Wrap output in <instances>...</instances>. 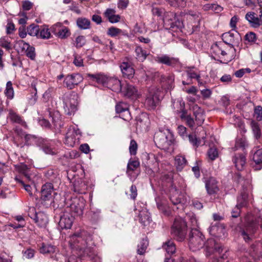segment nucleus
<instances>
[{
    "label": "nucleus",
    "mask_w": 262,
    "mask_h": 262,
    "mask_svg": "<svg viewBox=\"0 0 262 262\" xmlns=\"http://www.w3.org/2000/svg\"><path fill=\"white\" fill-rule=\"evenodd\" d=\"M70 243L73 248L82 252L81 255L93 258L95 255L94 244L91 235L87 231L82 230L77 232L70 237Z\"/></svg>",
    "instance_id": "1"
},
{
    "label": "nucleus",
    "mask_w": 262,
    "mask_h": 262,
    "mask_svg": "<svg viewBox=\"0 0 262 262\" xmlns=\"http://www.w3.org/2000/svg\"><path fill=\"white\" fill-rule=\"evenodd\" d=\"M63 103V109L66 114L71 116L77 110L78 96L74 93H67L62 97Z\"/></svg>",
    "instance_id": "2"
},
{
    "label": "nucleus",
    "mask_w": 262,
    "mask_h": 262,
    "mask_svg": "<svg viewBox=\"0 0 262 262\" xmlns=\"http://www.w3.org/2000/svg\"><path fill=\"white\" fill-rule=\"evenodd\" d=\"M187 226L186 221L181 217L174 219L171 228V234L178 241H183L186 237Z\"/></svg>",
    "instance_id": "3"
},
{
    "label": "nucleus",
    "mask_w": 262,
    "mask_h": 262,
    "mask_svg": "<svg viewBox=\"0 0 262 262\" xmlns=\"http://www.w3.org/2000/svg\"><path fill=\"white\" fill-rule=\"evenodd\" d=\"M189 244V247L192 251L198 250L204 246V236L198 229H194L191 230Z\"/></svg>",
    "instance_id": "4"
},
{
    "label": "nucleus",
    "mask_w": 262,
    "mask_h": 262,
    "mask_svg": "<svg viewBox=\"0 0 262 262\" xmlns=\"http://www.w3.org/2000/svg\"><path fill=\"white\" fill-rule=\"evenodd\" d=\"M260 221H262L261 219H257L247 222L244 228L241 229L240 232L246 242L251 241L252 235L256 232L259 225H260L262 228V224H259Z\"/></svg>",
    "instance_id": "5"
},
{
    "label": "nucleus",
    "mask_w": 262,
    "mask_h": 262,
    "mask_svg": "<svg viewBox=\"0 0 262 262\" xmlns=\"http://www.w3.org/2000/svg\"><path fill=\"white\" fill-rule=\"evenodd\" d=\"M81 137L79 129L73 126H70L67 131L64 144L69 147H74L79 144Z\"/></svg>",
    "instance_id": "6"
},
{
    "label": "nucleus",
    "mask_w": 262,
    "mask_h": 262,
    "mask_svg": "<svg viewBox=\"0 0 262 262\" xmlns=\"http://www.w3.org/2000/svg\"><path fill=\"white\" fill-rule=\"evenodd\" d=\"M84 203L77 199H74L71 203L66 207V212L75 216H80L83 214Z\"/></svg>",
    "instance_id": "7"
},
{
    "label": "nucleus",
    "mask_w": 262,
    "mask_h": 262,
    "mask_svg": "<svg viewBox=\"0 0 262 262\" xmlns=\"http://www.w3.org/2000/svg\"><path fill=\"white\" fill-rule=\"evenodd\" d=\"M120 92L124 97L132 99H136L139 96V93L137 88L127 82L122 84L121 91Z\"/></svg>",
    "instance_id": "8"
},
{
    "label": "nucleus",
    "mask_w": 262,
    "mask_h": 262,
    "mask_svg": "<svg viewBox=\"0 0 262 262\" xmlns=\"http://www.w3.org/2000/svg\"><path fill=\"white\" fill-rule=\"evenodd\" d=\"M170 199L172 203L174 205H180L184 204L186 199L183 193L180 192L177 189L176 186L172 185L170 189Z\"/></svg>",
    "instance_id": "9"
},
{
    "label": "nucleus",
    "mask_w": 262,
    "mask_h": 262,
    "mask_svg": "<svg viewBox=\"0 0 262 262\" xmlns=\"http://www.w3.org/2000/svg\"><path fill=\"white\" fill-rule=\"evenodd\" d=\"M120 68L124 78L130 79L134 77L135 71L132 63L128 61V59L124 60L121 62Z\"/></svg>",
    "instance_id": "10"
},
{
    "label": "nucleus",
    "mask_w": 262,
    "mask_h": 262,
    "mask_svg": "<svg viewBox=\"0 0 262 262\" xmlns=\"http://www.w3.org/2000/svg\"><path fill=\"white\" fill-rule=\"evenodd\" d=\"M83 80V78L80 74L74 73L71 75H68L64 80V84L69 90H72L77 85Z\"/></svg>",
    "instance_id": "11"
},
{
    "label": "nucleus",
    "mask_w": 262,
    "mask_h": 262,
    "mask_svg": "<svg viewBox=\"0 0 262 262\" xmlns=\"http://www.w3.org/2000/svg\"><path fill=\"white\" fill-rule=\"evenodd\" d=\"M206 256H210L212 254L216 256V253L220 254L222 251L221 245L217 244L214 239H208L206 244Z\"/></svg>",
    "instance_id": "12"
},
{
    "label": "nucleus",
    "mask_w": 262,
    "mask_h": 262,
    "mask_svg": "<svg viewBox=\"0 0 262 262\" xmlns=\"http://www.w3.org/2000/svg\"><path fill=\"white\" fill-rule=\"evenodd\" d=\"M115 110L117 113L120 114V117L123 120L128 121L131 119L130 113L129 111V105L127 103L119 102L116 105Z\"/></svg>",
    "instance_id": "13"
},
{
    "label": "nucleus",
    "mask_w": 262,
    "mask_h": 262,
    "mask_svg": "<svg viewBox=\"0 0 262 262\" xmlns=\"http://www.w3.org/2000/svg\"><path fill=\"white\" fill-rule=\"evenodd\" d=\"M54 186L52 183H45L41 187L40 199L44 201L52 200L53 196V193L56 194V193L54 192Z\"/></svg>",
    "instance_id": "14"
},
{
    "label": "nucleus",
    "mask_w": 262,
    "mask_h": 262,
    "mask_svg": "<svg viewBox=\"0 0 262 262\" xmlns=\"http://www.w3.org/2000/svg\"><path fill=\"white\" fill-rule=\"evenodd\" d=\"M155 61L159 63L174 67L179 64V60L177 58L170 57L167 55H162L155 57Z\"/></svg>",
    "instance_id": "15"
},
{
    "label": "nucleus",
    "mask_w": 262,
    "mask_h": 262,
    "mask_svg": "<svg viewBox=\"0 0 262 262\" xmlns=\"http://www.w3.org/2000/svg\"><path fill=\"white\" fill-rule=\"evenodd\" d=\"M38 146L47 154L54 155L56 153L55 147V142L52 140H47L41 139L40 140Z\"/></svg>",
    "instance_id": "16"
},
{
    "label": "nucleus",
    "mask_w": 262,
    "mask_h": 262,
    "mask_svg": "<svg viewBox=\"0 0 262 262\" xmlns=\"http://www.w3.org/2000/svg\"><path fill=\"white\" fill-rule=\"evenodd\" d=\"M158 101L159 99L155 92L150 90L146 96L144 105L148 110L155 109Z\"/></svg>",
    "instance_id": "17"
},
{
    "label": "nucleus",
    "mask_w": 262,
    "mask_h": 262,
    "mask_svg": "<svg viewBox=\"0 0 262 262\" xmlns=\"http://www.w3.org/2000/svg\"><path fill=\"white\" fill-rule=\"evenodd\" d=\"M30 217L39 228H46L48 223V216L43 212H35L33 216L30 215Z\"/></svg>",
    "instance_id": "18"
},
{
    "label": "nucleus",
    "mask_w": 262,
    "mask_h": 262,
    "mask_svg": "<svg viewBox=\"0 0 262 262\" xmlns=\"http://www.w3.org/2000/svg\"><path fill=\"white\" fill-rule=\"evenodd\" d=\"M247 198L248 195L245 193H242L241 195L237 198V204L231 212L233 217L236 218L239 216L240 209L247 205Z\"/></svg>",
    "instance_id": "19"
},
{
    "label": "nucleus",
    "mask_w": 262,
    "mask_h": 262,
    "mask_svg": "<svg viewBox=\"0 0 262 262\" xmlns=\"http://www.w3.org/2000/svg\"><path fill=\"white\" fill-rule=\"evenodd\" d=\"M75 217L68 212L60 217L59 225L61 229H70L73 225Z\"/></svg>",
    "instance_id": "20"
},
{
    "label": "nucleus",
    "mask_w": 262,
    "mask_h": 262,
    "mask_svg": "<svg viewBox=\"0 0 262 262\" xmlns=\"http://www.w3.org/2000/svg\"><path fill=\"white\" fill-rule=\"evenodd\" d=\"M205 188L207 193L209 195L215 194L219 191L217 182L216 179L213 177L209 178L206 180Z\"/></svg>",
    "instance_id": "21"
},
{
    "label": "nucleus",
    "mask_w": 262,
    "mask_h": 262,
    "mask_svg": "<svg viewBox=\"0 0 262 262\" xmlns=\"http://www.w3.org/2000/svg\"><path fill=\"white\" fill-rule=\"evenodd\" d=\"M154 141L157 146L160 148H166L169 144L167 136L162 132H157L155 134Z\"/></svg>",
    "instance_id": "22"
},
{
    "label": "nucleus",
    "mask_w": 262,
    "mask_h": 262,
    "mask_svg": "<svg viewBox=\"0 0 262 262\" xmlns=\"http://www.w3.org/2000/svg\"><path fill=\"white\" fill-rule=\"evenodd\" d=\"M149 123V120L145 114H141L136 118V127L140 130L147 129Z\"/></svg>",
    "instance_id": "23"
},
{
    "label": "nucleus",
    "mask_w": 262,
    "mask_h": 262,
    "mask_svg": "<svg viewBox=\"0 0 262 262\" xmlns=\"http://www.w3.org/2000/svg\"><path fill=\"white\" fill-rule=\"evenodd\" d=\"M111 89L113 91L120 92L121 91L122 84L118 78L115 77H108L105 86Z\"/></svg>",
    "instance_id": "24"
},
{
    "label": "nucleus",
    "mask_w": 262,
    "mask_h": 262,
    "mask_svg": "<svg viewBox=\"0 0 262 262\" xmlns=\"http://www.w3.org/2000/svg\"><path fill=\"white\" fill-rule=\"evenodd\" d=\"M232 161L238 170H242L246 164V157L243 154H236L233 157Z\"/></svg>",
    "instance_id": "25"
},
{
    "label": "nucleus",
    "mask_w": 262,
    "mask_h": 262,
    "mask_svg": "<svg viewBox=\"0 0 262 262\" xmlns=\"http://www.w3.org/2000/svg\"><path fill=\"white\" fill-rule=\"evenodd\" d=\"M87 77L90 78L92 80L96 81L99 84H101L105 86L108 77L102 74H88Z\"/></svg>",
    "instance_id": "26"
},
{
    "label": "nucleus",
    "mask_w": 262,
    "mask_h": 262,
    "mask_svg": "<svg viewBox=\"0 0 262 262\" xmlns=\"http://www.w3.org/2000/svg\"><path fill=\"white\" fill-rule=\"evenodd\" d=\"M136 58L139 61H144L147 56L149 55V52L146 50L143 49L141 46H137L135 49Z\"/></svg>",
    "instance_id": "27"
},
{
    "label": "nucleus",
    "mask_w": 262,
    "mask_h": 262,
    "mask_svg": "<svg viewBox=\"0 0 262 262\" xmlns=\"http://www.w3.org/2000/svg\"><path fill=\"white\" fill-rule=\"evenodd\" d=\"M57 251V249L55 246L46 243H42L39 248L40 253L46 255H51Z\"/></svg>",
    "instance_id": "28"
},
{
    "label": "nucleus",
    "mask_w": 262,
    "mask_h": 262,
    "mask_svg": "<svg viewBox=\"0 0 262 262\" xmlns=\"http://www.w3.org/2000/svg\"><path fill=\"white\" fill-rule=\"evenodd\" d=\"M187 160L184 156L179 155L174 158V164L177 169L181 171L187 164Z\"/></svg>",
    "instance_id": "29"
},
{
    "label": "nucleus",
    "mask_w": 262,
    "mask_h": 262,
    "mask_svg": "<svg viewBox=\"0 0 262 262\" xmlns=\"http://www.w3.org/2000/svg\"><path fill=\"white\" fill-rule=\"evenodd\" d=\"M138 217L140 222L144 226L148 225L151 221L149 213L146 211H140Z\"/></svg>",
    "instance_id": "30"
},
{
    "label": "nucleus",
    "mask_w": 262,
    "mask_h": 262,
    "mask_svg": "<svg viewBox=\"0 0 262 262\" xmlns=\"http://www.w3.org/2000/svg\"><path fill=\"white\" fill-rule=\"evenodd\" d=\"M208 230L210 234L212 236L220 237L222 234H223L224 229L222 226L215 224L211 225Z\"/></svg>",
    "instance_id": "31"
},
{
    "label": "nucleus",
    "mask_w": 262,
    "mask_h": 262,
    "mask_svg": "<svg viewBox=\"0 0 262 262\" xmlns=\"http://www.w3.org/2000/svg\"><path fill=\"white\" fill-rule=\"evenodd\" d=\"M86 189V186L81 180L76 181L73 184V190L78 193H84Z\"/></svg>",
    "instance_id": "32"
},
{
    "label": "nucleus",
    "mask_w": 262,
    "mask_h": 262,
    "mask_svg": "<svg viewBox=\"0 0 262 262\" xmlns=\"http://www.w3.org/2000/svg\"><path fill=\"white\" fill-rule=\"evenodd\" d=\"M162 247L168 254L172 255L176 252V247L173 241L169 240L163 244Z\"/></svg>",
    "instance_id": "33"
},
{
    "label": "nucleus",
    "mask_w": 262,
    "mask_h": 262,
    "mask_svg": "<svg viewBox=\"0 0 262 262\" xmlns=\"http://www.w3.org/2000/svg\"><path fill=\"white\" fill-rule=\"evenodd\" d=\"M51 31L47 26H41L39 28L37 38L46 39L51 38Z\"/></svg>",
    "instance_id": "34"
},
{
    "label": "nucleus",
    "mask_w": 262,
    "mask_h": 262,
    "mask_svg": "<svg viewBox=\"0 0 262 262\" xmlns=\"http://www.w3.org/2000/svg\"><path fill=\"white\" fill-rule=\"evenodd\" d=\"M9 116L11 121L14 123L24 125L26 122L21 119V117L12 110H9Z\"/></svg>",
    "instance_id": "35"
},
{
    "label": "nucleus",
    "mask_w": 262,
    "mask_h": 262,
    "mask_svg": "<svg viewBox=\"0 0 262 262\" xmlns=\"http://www.w3.org/2000/svg\"><path fill=\"white\" fill-rule=\"evenodd\" d=\"M24 138L25 140V143L27 145H31L33 144H36L38 145V144L40 142V140L41 138H38L34 135L26 134H25L24 135Z\"/></svg>",
    "instance_id": "36"
},
{
    "label": "nucleus",
    "mask_w": 262,
    "mask_h": 262,
    "mask_svg": "<svg viewBox=\"0 0 262 262\" xmlns=\"http://www.w3.org/2000/svg\"><path fill=\"white\" fill-rule=\"evenodd\" d=\"M222 39L224 42L228 45H232L235 42L234 34L231 31L223 33Z\"/></svg>",
    "instance_id": "37"
},
{
    "label": "nucleus",
    "mask_w": 262,
    "mask_h": 262,
    "mask_svg": "<svg viewBox=\"0 0 262 262\" xmlns=\"http://www.w3.org/2000/svg\"><path fill=\"white\" fill-rule=\"evenodd\" d=\"M251 27L257 28L262 25V17H246Z\"/></svg>",
    "instance_id": "38"
},
{
    "label": "nucleus",
    "mask_w": 262,
    "mask_h": 262,
    "mask_svg": "<svg viewBox=\"0 0 262 262\" xmlns=\"http://www.w3.org/2000/svg\"><path fill=\"white\" fill-rule=\"evenodd\" d=\"M253 161L259 166V169L262 167V148L255 152L253 157Z\"/></svg>",
    "instance_id": "39"
},
{
    "label": "nucleus",
    "mask_w": 262,
    "mask_h": 262,
    "mask_svg": "<svg viewBox=\"0 0 262 262\" xmlns=\"http://www.w3.org/2000/svg\"><path fill=\"white\" fill-rule=\"evenodd\" d=\"M186 74L187 77L190 79H196L199 84H202V82H201L200 75L197 74L195 71L193 70V68H188L186 70Z\"/></svg>",
    "instance_id": "40"
},
{
    "label": "nucleus",
    "mask_w": 262,
    "mask_h": 262,
    "mask_svg": "<svg viewBox=\"0 0 262 262\" xmlns=\"http://www.w3.org/2000/svg\"><path fill=\"white\" fill-rule=\"evenodd\" d=\"M5 94L9 99H12L14 97V90L12 83L10 81L7 82Z\"/></svg>",
    "instance_id": "41"
},
{
    "label": "nucleus",
    "mask_w": 262,
    "mask_h": 262,
    "mask_svg": "<svg viewBox=\"0 0 262 262\" xmlns=\"http://www.w3.org/2000/svg\"><path fill=\"white\" fill-rule=\"evenodd\" d=\"M78 26L82 29H88L90 25V21L85 17H79L77 20Z\"/></svg>",
    "instance_id": "42"
},
{
    "label": "nucleus",
    "mask_w": 262,
    "mask_h": 262,
    "mask_svg": "<svg viewBox=\"0 0 262 262\" xmlns=\"http://www.w3.org/2000/svg\"><path fill=\"white\" fill-rule=\"evenodd\" d=\"M39 31V26L35 25L34 24L30 25L27 28V32L30 36H36L37 37Z\"/></svg>",
    "instance_id": "43"
},
{
    "label": "nucleus",
    "mask_w": 262,
    "mask_h": 262,
    "mask_svg": "<svg viewBox=\"0 0 262 262\" xmlns=\"http://www.w3.org/2000/svg\"><path fill=\"white\" fill-rule=\"evenodd\" d=\"M148 246V242L146 239H143L138 245L137 253L140 255H143L145 252Z\"/></svg>",
    "instance_id": "44"
},
{
    "label": "nucleus",
    "mask_w": 262,
    "mask_h": 262,
    "mask_svg": "<svg viewBox=\"0 0 262 262\" xmlns=\"http://www.w3.org/2000/svg\"><path fill=\"white\" fill-rule=\"evenodd\" d=\"M140 166V162L138 160H129L127 165L126 172L129 171H134Z\"/></svg>",
    "instance_id": "45"
},
{
    "label": "nucleus",
    "mask_w": 262,
    "mask_h": 262,
    "mask_svg": "<svg viewBox=\"0 0 262 262\" xmlns=\"http://www.w3.org/2000/svg\"><path fill=\"white\" fill-rule=\"evenodd\" d=\"M25 55L31 60H34L36 57L35 48L30 45L29 47L24 52Z\"/></svg>",
    "instance_id": "46"
},
{
    "label": "nucleus",
    "mask_w": 262,
    "mask_h": 262,
    "mask_svg": "<svg viewBox=\"0 0 262 262\" xmlns=\"http://www.w3.org/2000/svg\"><path fill=\"white\" fill-rule=\"evenodd\" d=\"M70 32L68 28L63 26L60 30V31L57 35V36L60 38H66L70 35Z\"/></svg>",
    "instance_id": "47"
},
{
    "label": "nucleus",
    "mask_w": 262,
    "mask_h": 262,
    "mask_svg": "<svg viewBox=\"0 0 262 262\" xmlns=\"http://www.w3.org/2000/svg\"><path fill=\"white\" fill-rule=\"evenodd\" d=\"M188 139L190 143L195 148L198 147L202 144L201 140L198 139L195 135H189Z\"/></svg>",
    "instance_id": "48"
},
{
    "label": "nucleus",
    "mask_w": 262,
    "mask_h": 262,
    "mask_svg": "<svg viewBox=\"0 0 262 262\" xmlns=\"http://www.w3.org/2000/svg\"><path fill=\"white\" fill-rule=\"evenodd\" d=\"M86 43V39L84 36H78L75 39V46L77 48L82 47Z\"/></svg>",
    "instance_id": "49"
},
{
    "label": "nucleus",
    "mask_w": 262,
    "mask_h": 262,
    "mask_svg": "<svg viewBox=\"0 0 262 262\" xmlns=\"http://www.w3.org/2000/svg\"><path fill=\"white\" fill-rule=\"evenodd\" d=\"M247 145V142L244 138H239L237 139L235 144V150L238 149L239 148L244 149L245 147Z\"/></svg>",
    "instance_id": "50"
},
{
    "label": "nucleus",
    "mask_w": 262,
    "mask_h": 262,
    "mask_svg": "<svg viewBox=\"0 0 262 262\" xmlns=\"http://www.w3.org/2000/svg\"><path fill=\"white\" fill-rule=\"evenodd\" d=\"M0 46L8 51L12 49L10 42L6 37L0 38Z\"/></svg>",
    "instance_id": "51"
},
{
    "label": "nucleus",
    "mask_w": 262,
    "mask_h": 262,
    "mask_svg": "<svg viewBox=\"0 0 262 262\" xmlns=\"http://www.w3.org/2000/svg\"><path fill=\"white\" fill-rule=\"evenodd\" d=\"M163 22L164 26L167 29H173L174 22L173 21V17H163Z\"/></svg>",
    "instance_id": "52"
},
{
    "label": "nucleus",
    "mask_w": 262,
    "mask_h": 262,
    "mask_svg": "<svg viewBox=\"0 0 262 262\" xmlns=\"http://www.w3.org/2000/svg\"><path fill=\"white\" fill-rule=\"evenodd\" d=\"M55 89L53 88H50L46 90L42 96L43 101L46 102L48 101L52 98Z\"/></svg>",
    "instance_id": "53"
},
{
    "label": "nucleus",
    "mask_w": 262,
    "mask_h": 262,
    "mask_svg": "<svg viewBox=\"0 0 262 262\" xmlns=\"http://www.w3.org/2000/svg\"><path fill=\"white\" fill-rule=\"evenodd\" d=\"M121 29L112 27L108 29L107 34L111 37H116L121 33Z\"/></svg>",
    "instance_id": "54"
},
{
    "label": "nucleus",
    "mask_w": 262,
    "mask_h": 262,
    "mask_svg": "<svg viewBox=\"0 0 262 262\" xmlns=\"http://www.w3.org/2000/svg\"><path fill=\"white\" fill-rule=\"evenodd\" d=\"M245 39L250 43H254L256 40V34L252 32L247 33L245 36Z\"/></svg>",
    "instance_id": "55"
},
{
    "label": "nucleus",
    "mask_w": 262,
    "mask_h": 262,
    "mask_svg": "<svg viewBox=\"0 0 262 262\" xmlns=\"http://www.w3.org/2000/svg\"><path fill=\"white\" fill-rule=\"evenodd\" d=\"M207 154L210 159L214 160L218 157V151L215 148H210L208 150Z\"/></svg>",
    "instance_id": "56"
},
{
    "label": "nucleus",
    "mask_w": 262,
    "mask_h": 262,
    "mask_svg": "<svg viewBox=\"0 0 262 262\" xmlns=\"http://www.w3.org/2000/svg\"><path fill=\"white\" fill-rule=\"evenodd\" d=\"M138 145L134 140H132L129 147V152L132 155H135L137 153Z\"/></svg>",
    "instance_id": "57"
},
{
    "label": "nucleus",
    "mask_w": 262,
    "mask_h": 262,
    "mask_svg": "<svg viewBox=\"0 0 262 262\" xmlns=\"http://www.w3.org/2000/svg\"><path fill=\"white\" fill-rule=\"evenodd\" d=\"M23 257L25 258L30 259L34 257L35 254L34 250L29 248L25 251H23Z\"/></svg>",
    "instance_id": "58"
},
{
    "label": "nucleus",
    "mask_w": 262,
    "mask_h": 262,
    "mask_svg": "<svg viewBox=\"0 0 262 262\" xmlns=\"http://www.w3.org/2000/svg\"><path fill=\"white\" fill-rule=\"evenodd\" d=\"M62 27L61 23H57L51 27L50 31L57 36Z\"/></svg>",
    "instance_id": "59"
},
{
    "label": "nucleus",
    "mask_w": 262,
    "mask_h": 262,
    "mask_svg": "<svg viewBox=\"0 0 262 262\" xmlns=\"http://www.w3.org/2000/svg\"><path fill=\"white\" fill-rule=\"evenodd\" d=\"M254 115L257 120L262 119V107L261 106L258 105L255 107Z\"/></svg>",
    "instance_id": "60"
},
{
    "label": "nucleus",
    "mask_w": 262,
    "mask_h": 262,
    "mask_svg": "<svg viewBox=\"0 0 262 262\" xmlns=\"http://www.w3.org/2000/svg\"><path fill=\"white\" fill-rule=\"evenodd\" d=\"M18 46L21 52H24L27 48L30 46L28 43L26 42L24 40H20L17 42Z\"/></svg>",
    "instance_id": "61"
},
{
    "label": "nucleus",
    "mask_w": 262,
    "mask_h": 262,
    "mask_svg": "<svg viewBox=\"0 0 262 262\" xmlns=\"http://www.w3.org/2000/svg\"><path fill=\"white\" fill-rule=\"evenodd\" d=\"M152 12L154 15H157V16H161L165 15V11L163 9L159 8L157 7L153 8L152 9Z\"/></svg>",
    "instance_id": "62"
},
{
    "label": "nucleus",
    "mask_w": 262,
    "mask_h": 262,
    "mask_svg": "<svg viewBox=\"0 0 262 262\" xmlns=\"http://www.w3.org/2000/svg\"><path fill=\"white\" fill-rule=\"evenodd\" d=\"M190 221L191 224V230H192L194 229H197V228L199 227V223L198 222V220L196 219V216L194 215H192L190 216Z\"/></svg>",
    "instance_id": "63"
},
{
    "label": "nucleus",
    "mask_w": 262,
    "mask_h": 262,
    "mask_svg": "<svg viewBox=\"0 0 262 262\" xmlns=\"http://www.w3.org/2000/svg\"><path fill=\"white\" fill-rule=\"evenodd\" d=\"M195 121L198 125H201L203 123L204 120H205L204 113L198 114L195 116Z\"/></svg>",
    "instance_id": "64"
}]
</instances>
